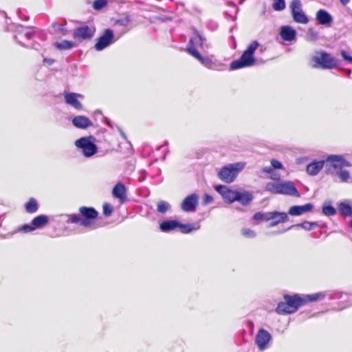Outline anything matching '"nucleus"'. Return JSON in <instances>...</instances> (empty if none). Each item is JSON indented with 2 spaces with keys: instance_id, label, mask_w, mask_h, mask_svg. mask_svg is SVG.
<instances>
[{
  "instance_id": "nucleus-1",
  "label": "nucleus",
  "mask_w": 352,
  "mask_h": 352,
  "mask_svg": "<svg viewBox=\"0 0 352 352\" xmlns=\"http://www.w3.org/2000/svg\"><path fill=\"white\" fill-rule=\"evenodd\" d=\"M327 166L330 167L331 175L337 177L340 182L352 183V175L345 167L351 166V164L343 158L341 155H331L327 157Z\"/></svg>"
},
{
  "instance_id": "nucleus-2",
  "label": "nucleus",
  "mask_w": 352,
  "mask_h": 352,
  "mask_svg": "<svg viewBox=\"0 0 352 352\" xmlns=\"http://www.w3.org/2000/svg\"><path fill=\"white\" fill-rule=\"evenodd\" d=\"M259 45L258 41H252L243 52L240 58L231 63L230 69L234 70L254 65L256 61L254 54Z\"/></svg>"
},
{
  "instance_id": "nucleus-3",
  "label": "nucleus",
  "mask_w": 352,
  "mask_h": 352,
  "mask_svg": "<svg viewBox=\"0 0 352 352\" xmlns=\"http://www.w3.org/2000/svg\"><path fill=\"white\" fill-rule=\"evenodd\" d=\"M204 39L200 35H195L193 38H190L188 45L187 47V52L193 57L199 60L202 65L209 69H214L215 63L211 57H203L200 55L197 50L198 46L203 45Z\"/></svg>"
},
{
  "instance_id": "nucleus-4",
  "label": "nucleus",
  "mask_w": 352,
  "mask_h": 352,
  "mask_svg": "<svg viewBox=\"0 0 352 352\" xmlns=\"http://www.w3.org/2000/svg\"><path fill=\"white\" fill-rule=\"evenodd\" d=\"M265 190L274 194H283L300 197V193L290 181L282 182H269L265 186Z\"/></svg>"
},
{
  "instance_id": "nucleus-5",
  "label": "nucleus",
  "mask_w": 352,
  "mask_h": 352,
  "mask_svg": "<svg viewBox=\"0 0 352 352\" xmlns=\"http://www.w3.org/2000/svg\"><path fill=\"white\" fill-rule=\"evenodd\" d=\"M245 166V162L230 164L223 167L218 173V177L226 183L232 182Z\"/></svg>"
},
{
  "instance_id": "nucleus-6",
  "label": "nucleus",
  "mask_w": 352,
  "mask_h": 352,
  "mask_svg": "<svg viewBox=\"0 0 352 352\" xmlns=\"http://www.w3.org/2000/svg\"><path fill=\"white\" fill-rule=\"evenodd\" d=\"M312 61L314 63L313 67L315 68L332 69L338 65L337 60L324 52L316 53L312 57Z\"/></svg>"
},
{
  "instance_id": "nucleus-7",
  "label": "nucleus",
  "mask_w": 352,
  "mask_h": 352,
  "mask_svg": "<svg viewBox=\"0 0 352 352\" xmlns=\"http://www.w3.org/2000/svg\"><path fill=\"white\" fill-rule=\"evenodd\" d=\"M75 146L80 149L86 157H91L98 151L97 146L93 142L92 137H83L75 141Z\"/></svg>"
},
{
  "instance_id": "nucleus-8",
  "label": "nucleus",
  "mask_w": 352,
  "mask_h": 352,
  "mask_svg": "<svg viewBox=\"0 0 352 352\" xmlns=\"http://www.w3.org/2000/svg\"><path fill=\"white\" fill-rule=\"evenodd\" d=\"M96 29L93 25H82L74 29L72 36L78 41L91 39L95 33Z\"/></svg>"
},
{
  "instance_id": "nucleus-9",
  "label": "nucleus",
  "mask_w": 352,
  "mask_h": 352,
  "mask_svg": "<svg viewBox=\"0 0 352 352\" xmlns=\"http://www.w3.org/2000/svg\"><path fill=\"white\" fill-rule=\"evenodd\" d=\"M272 340L271 334L264 329H260L256 336L255 342L261 351L269 347V343Z\"/></svg>"
},
{
  "instance_id": "nucleus-10",
  "label": "nucleus",
  "mask_w": 352,
  "mask_h": 352,
  "mask_svg": "<svg viewBox=\"0 0 352 352\" xmlns=\"http://www.w3.org/2000/svg\"><path fill=\"white\" fill-rule=\"evenodd\" d=\"M113 31L110 29H107L105 30L104 34L100 36L98 41V42L95 45V48L98 51H101L104 50L105 47L109 46L111 43H113Z\"/></svg>"
},
{
  "instance_id": "nucleus-11",
  "label": "nucleus",
  "mask_w": 352,
  "mask_h": 352,
  "mask_svg": "<svg viewBox=\"0 0 352 352\" xmlns=\"http://www.w3.org/2000/svg\"><path fill=\"white\" fill-rule=\"evenodd\" d=\"M63 96L66 103L76 109L80 110L82 108V104L79 99H82L83 96L76 93L64 92Z\"/></svg>"
},
{
  "instance_id": "nucleus-12",
  "label": "nucleus",
  "mask_w": 352,
  "mask_h": 352,
  "mask_svg": "<svg viewBox=\"0 0 352 352\" xmlns=\"http://www.w3.org/2000/svg\"><path fill=\"white\" fill-rule=\"evenodd\" d=\"M215 190L222 196V197L230 203L236 200L237 191L230 189L226 186H217Z\"/></svg>"
},
{
  "instance_id": "nucleus-13",
  "label": "nucleus",
  "mask_w": 352,
  "mask_h": 352,
  "mask_svg": "<svg viewBox=\"0 0 352 352\" xmlns=\"http://www.w3.org/2000/svg\"><path fill=\"white\" fill-rule=\"evenodd\" d=\"M198 204V196L196 194H192L184 199L182 204V208L186 212L194 211Z\"/></svg>"
},
{
  "instance_id": "nucleus-14",
  "label": "nucleus",
  "mask_w": 352,
  "mask_h": 352,
  "mask_svg": "<svg viewBox=\"0 0 352 352\" xmlns=\"http://www.w3.org/2000/svg\"><path fill=\"white\" fill-rule=\"evenodd\" d=\"M313 208V204L309 203L303 206H294L289 208L288 213L292 216H299L311 211Z\"/></svg>"
},
{
  "instance_id": "nucleus-15",
  "label": "nucleus",
  "mask_w": 352,
  "mask_h": 352,
  "mask_svg": "<svg viewBox=\"0 0 352 352\" xmlns=\"http://www.w3.org/2000/svg\"><path fill=\"white\" fill-rule=\"evenodd\" d=\"M131 22V17L129 14H123L118 19L114 22L115 27H122L120 35L127 32L130 28H128V25Z\"/></svg>"
},
{
  "instance_id": "nucleus-16",
  "label": "nucleus",
  "mask_w": 352,
  "mask_h": 352,
  "mask_svg": "<svg viewBox=\"0 0 352 352\" xmlns=\"http://www.w3.org/2000/svg\"><path fill=\"white\" fill-rule=\"evenodd\" d=\"M254 196L252 192L245 190L237 191L236 200L243 206L248 205L252 200Z\"/></svg>"
},
{
  "instance_id": "nucleus-17",
  "label": "nucleus",
  "mask_w": 352,
  "mask_h": 352,
  "mask_svg": "<svg viewBox=\"0 0 352 352\" xmlns=\"http://www.w3.org/2000/svg\"><path fill=\"white\" fill-rule=\"evenodd\" d=\"M280 34L282 38L286 41H292L296 39V32L290 26H283Z\"/></svg>"
},
{
  "instance_id": "nucleus-18",
  "label": "nucleus",
  "mask_w": 352,
  "mask_h": 352,
  "mask_svg": "<svg viewBox=\"0 0 352 352\" xmlns=\"http://www.w3.org/2000/svg\"><path fill=\"white\" fill-rule=\"evenodd\" d=\"M324 164V161H314L307 166V173L311 176L318 175L322 170Z\"/></svg>"
},
{
  "instance_id": "nucleus-19",
  "label": "nucleus",
  "mask_w": 352,
  "mask_h": 352,
  "mask_svg": "<svg viewBox=\"0 0 352 352\" xmlns=\"http://www.w3.org/2000/svg\"><path fill=\"white\" fill-rule=\"evenodd\" d=\"M73 124L80 129H86L92 125L91 120L83 116H78L72 119Z\"/></svg>"
},
{
  "instance_id": "nucleus-20",
  "label": "nucleus",
  "mask_w": 352,
  "mask_h": 352,
  "mask_svg": "<svg viewBox=\"0 0 352 352\" xmlns=\"http://www.w3.org/2000/svg\"><path fill=\"white\" fill-rule=\"evenodd\" d=\"M112 193L113 197L119 199L121 203L125 201L126 199V189L122 184L118 183L114 186Z\"/></svg>"
},
{
  "instance_id": "nucleus-21",
  "label": "nucleus",
  "mask_w": 352,
  "mask_h": 352,
  "mask_svg": "<svg viewBox=\"0 0 352 352\" xmlns=\"http://www.w3.org/2000/svg\"><path fill=\"white\" fill-rule=\"evenodd\" d=\"M316 19L324 25H329L333 21L331 14L324 10H320L317 12Z\"/></svg>"
},
{
  "instance_id": "nucleus-22",
  "label": "nucleus",
  "mask_w": 352,
  "mask_h": 352,
  "mask_svg": "<svg viewBox=\"0 0 352 352\" xmlns=\"http://www.w3.org/2000/svg\"><path fill=\"white\" fill-rule=\"evenodd\" d=\"M285 300H286L289 305H291L293 309H294V312L298 309V308L302 305H303L302 296L300 295H294V296L286 295L285 296Z\"/></svg>"
},
{
  "instance_id": "nucleus-23",
  "label": "nucleus",
  "mask_w": 352,
  "mask_h": 352,
  "mask_svg": "<svg viewBox=\"0 0 352 352\" xmlns=\"http://www.w3.org/2000/svg\"><path fill=\"white\" fill-rule=\"evenodd\" d=\"M179 222L175 220H168L162 222L160 228L162 232H168L178 228Z\"/></svg>"
},
{
  "instance_id": "nucleus-24",
  "label": "nucleus",
  "mask_w": 352,
  "mask_h": 352,
  "mask_svg": "<svg viewBox=\"0 0 352 352\" xmlns=\"http://www.w3.org/2000/svg\"><path fill=\"white\" fill-rule=\"evenodd\" d=\"M80 214L86 219H96L98 212L92 207L82 206L79 208Z\"/></svg>"
},
{
  "instance_id": "nucleus-25",
  "label": "nucleus",
  "mask_w": 352,
  "mask_h": 352,
  "mask_svg": "<svg viewBox=\"0 0 352 352\" xmlns=\"http://www.w3.org/2000/svg\"><path fill=\"white\" fill-rule=\"evenodd\" d=\"M288 216L285 212H276L274 214L272 221L270 223L269 227H274L280 223H285L288 221Z\"/></svg>"
},
{
  "instance_id": "nucleus-26",
  "label": "nucleus",
  "mask_w": 352,
  "mask_h": 352,
  "mask_svg": "<svg viewBox=\"0 0 352 352\" xmlns=\"http://www.w3.org/2000/svg\"><path fill=\"white\" fill-rule=\"evenodd\" d=\"M276 311L279 314H287L294 313V309H293V307H292L291 305L285 300V302H280L278 303Z\"/></svg>"
},
{
  "instance_id": "nucleus-27",
  "label": "nucleus",
  "mask_w": 352,
  "mask_h": 352,
  "mask_svg": "<svg viewBox=\"0 0 352 352\" xmlns=\"http://www.w3.org/2000/svg\"><path fill=\"white\" fill-rule=\"evenodd\" d=\"M338 210L344 216L352 215V208L350 206L349 201L347 200L342 201L339 204Z\"/></svg>"
},
{
  "instance_id": "nucleus-28",
  "label": "nucleus",
  "mask_w": 352,
  "mask_h": 352,
  "mask_svg": "<svg viewBox=\"0 0 352 352\" xmlns=\"http://www.w3.org/2000/svg\"><path fill=\"white\" fill-rule=\"evenodd\" d=\"M325 294L318 292L313 294L302 295L303 305L308 302H314L322 299Z\"/></svg>"
},
{
  "instance_id": "nucleus-29",
  "label": "nucleus",
  "mask_w": 352,
  "mask_h": 352,
  "mask_svg": "<svg viewBox=\"0 0 352 352\" xmlns=\"http://www.w3.org/2000/svg\"><path fill=\"white\" fill-rule=\"evenodd\" d=\"M48 221L49 219L46 215L41 214L34 218L32 221V224L35 228H39L44 226Z\"/></svg>"
},
{
  "instance_id": "nucleus-30",
  "label": "nucleus",
  "mask_w": 352,
  "mask_h": 352,
  "mask_svg": "<svg viewBox=\"0 0 352 352\" xmlns=\"http://www.w3.org/2000/svg\"><path fill=\"white\" fill-rule=\"evenodd\" d=\"M55 46L59 50H68L76 46V43L74 41L63 40L60 42H56Z\"/></svg>"
},
{
  "instance_id": "nucleus-31",
  "label": "nucleus",
  "mask_w": 352,
  "mask_h": 352,
  "mask_svg": "<svg viewBox=\"0 0 352 352\" xmlns=\"http://www.w3.org/2000/svg\"><path fill=\"white\" fill-rule=\"evenodd\" d=\"M292 15L294 21H296L297 23L302 24H306L308 23V19L302 10H299L298 12H295L292 13Z\"/></svg>"
},
{
  "instance_id": "nucleus-32",
  "label": "nucleus",
  "mask_w": 352,
  "mask_h": 352,
  "mask_svg": "<svg viewBox=\"0 0 352 352\" xmlns=\"http://www.w3.org/2000/svg\"><path fill=\"white\" fill-rule=\"evenodd\" d=\"M25 210L29 213H34L38 210L36 201L32 198L25 204Z\"/></svg>"
},
{
  "instance_id": "nucleus-33",
  "label": "nucleus",
  "mask_w": 352,
  "mask_h": 352,
  "mask_svg": "<svg viewBox=\"0 0 352 352\" xmlns=\"http://www.w3.org/2000/svg\"><path fill=\"white\" fill-rule=\"evenodd\" d=\"M170 209V205L165 201H160L157 204V210L160 213L164 214Z\"/></svg>"
},
{
  "instance_id": "nucleus-34",
  "label": "nucleus",
  "mask_w": 352,
  "mask_h": 352,
  "mask_svg": "<svg viewBox=\"0 0 352 352\" xmlns=\"http://www.w3.org/2000/svg\"><path fill=\"white\" fill-rule=\"evenodd\" d=\"M274 169V168H272L271 166L264 167L263 168V171L268 174L270 179L273 180H278L280 179V175L276 173Z\"/></svg>"
},
{
  "instance_id": "nucleus-35",
  "label": "nucleus",
  "mask_w": 352,
  "mask_h": 352,
  "mask_svg": "<svg viewBox=\"0 0 352 352\" xmlns=\"http://www.w3.org/2000/svg\"><path fill=\"white\" fill-rule=\"evenodd\" d=\"M316 225H317L316 223H311L309 221H305V222H302V223L293 225L291 227H289V228H287V230L291 229L293 227H301L302 228H303L306 230H311L312 229V228L314 226H316Z\"/></svg>"
},
{
  "instance_id": "nucleus-36",
  "label": "nucleus",
  "mask_w": 352,
  "mask_h": 352,
  "mask_svg": "<svg viewBox=\"0 0 352 352\" xmlns=\"http://www.w3.org/2000/svg\"><path fill=\"white\" fill-rule=\"evenodd\" d=\"M273 8L276 11H281L285 8V0H274Z\"/></svg>"
},
{
  "instance_id": "nucleus-37",
  "label": "nucleus",
  "mask_w": 352,
  "mask_h": 352,
  "mask_svg": "<svg viewBox=\"0 0 352 352\" xmlns=\"http://www.w3.org/2000/svg\"><path fill=\"white\" fill-rule=\"evenodd\" d=\"M322 212L327 216H333L336 213V210L331 206H324Z\"/></svg>"
},
{
  "instance_id": "nucleus-38",
  "label": "nucleus",
  "mask_w": 352,
  "mask_h": 352,
  "mask_svg": "<svg viewBox=\"0 0 352 352\" xmlns=\"http://www.w3.org/2000/svg\"><path fill=\"white\" fill-rule=\"evenodd\" d=\"M291 9L292 13L301 10V3L300 0H293L291 3Z\"/></svg>"
},
{
  "instance_id": "nucleus-39",
  "label": "nucleus",
  "mask_w": 352,
  "mask_h": 352,
  "mask_svg": "<svg viewBox=\"0 0 352 352\" xmlns=\"http://www.w3.org/2000/svg\"><path fill=\"white\" fill-rule=\"evenodd\" d=\"M68 219L66 221L67 223H80L81 218L79 215L73 214L67 216Z\"/></svg>"
},
{
  "instance_id": "nucleus-40",
  "label": "nucleus",
  "mask_w": 352,
  "mask_h": 352,
  "mask_svg": "<svg viewBox=\"0 0 352 352\" xmlns=\"http://www.w3.org/2000/svg\"><path fill=\"white\" fill-rule=\"evenodd\" d=\"M177 228H180L184 233H189L194 229V227L192 224H182L179 223Z\"/></svg>"
},
{
  "instance_id": "nucleus-41",
  "label": "nucleus",
  "mask_w": 352,
  "mask_h": 352,
  "mask_svg": "<svg viewBox=\"0 0 352 352\" xmlns=\"http://www.w3.org/2000/svg\"><path fill=\"white\" fill-rule=\"evenodd\" d=\"M318 33L314 32L312 29L308 30L307 34V40L309 41H315L318 39Z\"/></svg>"
},
{
  "instance_id": "nucleus-42",
  "label": "nucleus",
  "mask_w": 352,
  "mask_h": 352,
  "mask_svg": "<svg viewBox=\"0 0 352 352\" xmlns=\"http://www.w3.org/2000/svg\"><path fill=\"white\" fill-rule=\"evenodd\" d=\"M242 234L247 237V238H254L256 236V233L254 230L248 229V228H243L241 230Z\"/></svg>"
},
{
  "instance_id": "nucleus-43",
  "label": "nucleus",
  "mask_w": 352,
  "mask_h": 352,
  "mask_svg": "<svg viewBox=\"0 0 352 352\" xmlns=\"http://www.w3.org/2000/svg\"><path fill=\"white\" fill-rule=\"evenodd\" d=\"M107 4L106 0H96L94 2L93 7L95 10H100Z\"/></svg>"
},
{
  "instance_id": "nucleus-44",
  "label": "nucleus",
  "mask_w": 352,
  "mask_h": 352,
  "mask_svg": "<svg viewBox=\"0 0 352 352\" xmlns=\"http://www.w3.org/2000/svg\"><path fill=\"white\" fill-rule=\"evenodd\" d=\"M113 212V208L109 204H104L103 206V212L106 216H109Z\"/></svg>"
},
{
  "instance_id": "nucleus-45",
  "label": "nucleus",
  "mask_w": 352,
  "mask_h": 352,
  "mask_svg": "<svg viewBox=\"0 0 352 352\" xmlns=\"http://www.w3.org/2000/svg\"><path fill=\"white\" fill-rule=\"evenodd\" d=\"M94 219H86V218L81 219L80 224L84 227L89 228V227H91L92 221Z\"/></svg>"
},
{
  "instance_id": "nucleus-46",
  "label": "nucleus",
  "mask_w": 352,
  "mask_h": 352,
  "mask_svg": "<svg viewBox=\"0 0 352 352\" xmlns=\"http://www.w3.org/2000/svg\"><path fill=\"white\" fill-rule=\"evenodd\" d=\"M271 165H272V168H274V169H280L283 168V165L282 164L276 160H271Z\"/></svg>"
},
{
  "instance_id": "nucleus-47",
  "label": "nucleus",
  "mask_w": 352,
  "mask_h": 352,
  "mask_svg": "<svg viewBox=\"0 0 352 352\" xmlns=\"http://www.w3.org/2000/svg\"><path fill=\"white\" fill-rule=\"evenodd\" d=\"M276 212H265L263 213V221H270L272 220L274 218V214H276Z\"/></svg>"
},
{
  "instance_id": "nucleus-48",
  "label": "nucleus",
  "mask_w": 352,
  "mask_h": 352,
  "mask_svg": "<svg viewBox=\"0 0 352 352\" xmlns=\"http://www.w3.org/2000/svg\"><path fill=\"white\" fill-rule=\"evenodd\" d=\"M212 201H213V198L210 195L206 194L204 196V199H203L204 204H205V205L209 204L212 203Z\"/></svg>"
},
{
  "instance_id": "nucleus-49",
  "label": "nucleus",
  "mask_w": 352,
  "mask_h": 352,
  "mask_svg": "<svg viewBox=\"0 0 352 352\" xmlns=\"http://www.w3.org/2000/svg\"><path fill=\"white\" fill-rule=\"evenodd\" d=\"M36 228H34L32 224L31 225H24L21 228V230H23L24 232H28L34 230Z\"/></svg>"
},
{
  "instance_id": "nucleus-50",
  "label": "nucleus",
  "mask_w": 352,
  "mask_h": 352,
  "mask_svg": "<svg viewBox=\"0 0 352 352\" xmlns=\"http://www.w3.org/2000/svg\"><path fill=\"white\" fill-rule=\"evenodd\" d=\"M21 28L23 29V30H24V32H25L24 34L27 38H28V39L32 38V35H33V32L30 29L23 28V27H21Z\"/></svg>"
},
{
  "instance_id": "nucleus-51",
  "label": "nucleus",
  "mask_w": 352,
  "mask_h": 352,
  "mask_svg": "<svg viewBox=\"0 0 352 352\" xmlns=\"http://www.w3.org/2000/svg\"><path fill=\"white\" fill-rule=\"evenodd\" d=\"M341 55L345 60L352 63V57L346 51H342Z\"/></svg>"
},
{
  "instance_id": "nucleus-52",
  "label": "nucleus",
  "mask_w": 352,
  "mask_h": 352,
  "mask_svg": "<svg viewBox=\"0 0 352 352\" xmlns=\"http://www.w3.org/2000/svg\"><path fill=\"white\" fill-rule=\"evenodd\" d=\"M263 213L262 212H256L254 215V219L255 220H263Z\"/></svg>"
},
{
  "instance_id": "nucleus-53",
  "label": "nucleus",
  "mask_w": 352,
  "mask_h": 352,
  "mask_svg": "<svg viewBox=\"0 0 352 352\" xmlns=\"http://www.w3.org/2000/svg\"><path fill=\"white\" fill-rule=\"evenodd\" d=\"M340 1L343 5H346L349 2V0H340Z\"/></svg>"
},
{
  "instance_id": "nucleus-54",
  "label": "nucleus",
  "mask_w": 352,
  "mask_h": 352,
  "mask_svg": "<svg viewBox=\"0 0 352 352\" xmlns=\"http://www.w3.org/2000/svg\"><path fill=\"white\" fill-rule=\"evenodd\" d=\"M58 30H61V31H63L64 30V27L63 25H60L59 27H58Z\"/></svg>"
},
{
  "instance_id": "nucleus-55",
  "label": "nucleus",
  "mask_w": 352,
  "mask_h": 352,
  "mask_svg": "<svg viewBox=\"0 0 352 352\" xmlns=\"http://www.w3.org/2000/svg\"><path fill=\"white\" fill-rule=\"evenodd\" d=\"M349 226L352 228V220L349 223Z\"/></svg>"
},
{
  "instance_id": "nucleus-56",
  "label": "nucleus",
  "mask_w": 352,
  "mask_h": 352,
  "mask_svg": "<svg viewBox=\"0 0 352 352\" xmlns=\"http://www.w3.org/2000/svg\"><path fill=\"white\" fill-rule=\"evenodd\" d=\"M350 74H351V71H350V70H347V74H348V76H349V75H350Z\"/></svg>"
}]
</instances>
